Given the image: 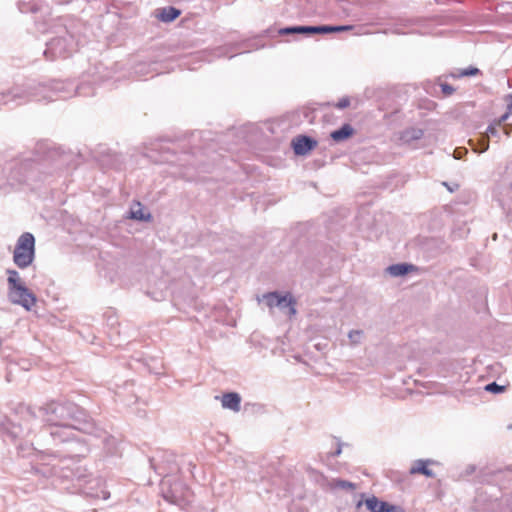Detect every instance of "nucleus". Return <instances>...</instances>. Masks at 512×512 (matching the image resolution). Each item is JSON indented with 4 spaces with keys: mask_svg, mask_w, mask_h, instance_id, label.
Segmentation results:
<instances>
[{
    "mask_svg": "<svg viewBox=\"0 0 512 512\" xmlns=\"http://www.w3.org/2000/svg\"><path fill=\"white\" fill-rule=\"evenodd\" d=\"M27 412L33 417H40L43 422L53 427L50 435L54 440L60 442L69 441L73 438L74 430H84L81 426L87 424L85 411L72 402L51 401L45 406L37 409V412L28 409Z\"/></svg>",
    "mask_w": 512,
    "mask_h": 512,
    "instance_id": "1",
    "label": "nucleus"
},
{
    "mask_svg": "<svg viewBox=\"0 0 512 512\" xmlns=\"http://www.w3.org/2000/svg\"><path fill=\"white\" fill-rule=\"evenodd\" d=\"M59 94L60 97L66 98L69 95H66L65 84L59 81H54L51 85H39L37 88H34L31 91L29 89L23 87H13L8 93L1 94V98H5L3 104H8L11 102L21 103L22 101L28 100L30 98L36 99L38 101L41 100H54L53 95Z\"/></svg>",
    "mask_w": 512,
    "mask_h": 512,
    "instance_id": "2",
    "label": "nucleus"
},
{
    "mask_svg": "<svg viewBox=\"0 0 512 512\" xmlns=\"http://www.w3.org/2000/svg\"><path fill=\"white\" fill-rule=\"evenodd\" d=\"M7 298L13 305L23 307L26 311H31L35 306L37 298L22 281L18 271L7 270Z\"/></svg>",
    "mask_w": 512,
    "mask_h": 512,
    "instance_id": "3",
    "label": "nucleus"
},
{
    "mask_svg": "<svg viewBox=\"0 0 512 512\" xmlns=\"http://www.w3.org/2000/svg\"><path fill=\"white\" fill-rule=\"evenodd\" d=\"M35 258V238L29 232L23 233L17 240L14 251L13 261L20 269L29 267Z\"/></svg>",
    "mask_w": 512,
    "mask_h": 512,
    "instance_id": "4",
    "label": "nucleus"
},
{
    "mask_svg": "<svg viewBox=\"0 0 512 512\" xmlns=\"http://www.w3.org/2000/svg\"><path fill=\"white\" fill-rule=\"evenodd\" d=\"M76 42L74 37L65 29H62V34L53 38L47 43V49L44 54L51 55L52 58L66 57L76 50Z\"/></svg>",
    "mask_w": 512,
    "mask_h": 512,
    "instance_id": "5",
    "label": "nucleus"
},
{
    "mask_svg": "<svg viewBox=\"0 0 512 512\" xmlns=\"http://www.w3.org/2000/svg\"><path fill=\"white\" fill-rule=\"evenodd\" d=\"M258 301H264L267 307L271 310L274 307L279 308L282 311L292 317L296 314V300L292 297L291 294L287 293L286 295H280L278 292H268L263 294L262 298H258Z\"/></svg>",
    "mask_w": 512,
    "mask_h": 512,
    "instance_id": "6",
    "label": "nucleus"
},
{
    "mask_svg": "<svg viewBox=\"0 0 512 512\" xmlns=\"http://www.w3.org/2000/svg\"><path fill=\"white\" fill-rule=\"evenodd\" d=\"M316 145L317 142L308 136H297L292 141V147L296 155H305Z\"/></svg>",
    "mask_w": 512,
    "mask_h": 512,
    "instance_id": "7",
    "label": "nucleus"
},
{
    "mask_svg": "<svg viewBox=\"0 0 512 512\" xmlns=\"http://www.w3.org/2000/svg\"><path fill=\"white\" fill-rule=\"evenodd\" d=\"M367 509L371 512H398L399 507L380 501L377 497L372 496L365 500Z\"/></svg>",
    "mask_w": 512,
    "mask_h": 512,
    "instance_id": "8",
    "label": "nucleus"
},
{
    "mask_svg": "<svg viewBox=\"0 0 512 512\" xmlns=\"http://www.w3.org/2000/svg\"><path fill=\"white\" fill-rule=\"evenodd\" d=\"M424 135V131L420 128L409 127L400 132L399 140L402 144L412 145L415 141L420 140Z\"/></svg>",
    "mask_w": 512,
    "mask_h": 512,
    "instance_id": "9",
    "label": "nucleus"
},
{
    "mask_svg": "<svg viewBox=\"0 0 512 512\" xmlns=\"http://www.w3.org/2000/svg\"><path fill=\"white\" fill-rule=\"evenodd\" d=\"M490 137H499V129L495 125L488 126L487 131H486V136L482 137L479 140L478 144L480 146V149L476 146H473L474 151L479 152V153L487 151L489 148L488 139ZM469 142L471 145H474L472 140H470Z\"/></svg>",
    "mask_w": 512,
    "mask_h": 512,
    "instance_id": "10",
    "label": "nucleus"
},
{
    "mask_svg": "<svg viewBox=\"0 0 512 512\" xmlns=\"http://www.w3.org/2000/svg\"><path fill=\"white\" fill-rule=\"evenodd\" d=\"M222 406L234 412L240 411L241 397L238 393H226L221 399Z\"/></svg>",
    "mask_w": 512,
    "mask_h": 512,
    "instance_id": "11",
    "label": "nucleus"
},
{
    "mask_svg": "<svg viewBox=\"0 0 512 512\" xmlns=\"http://www.w3.org/2000/svg\"><path fill=\"white\" fill-rule=\"evenodd\" d=\"M432 463L430 460H416L413 462L412 466L410 467L409 473L414 474H423L427 477H433L434 473L431 469L428 468V465Z\"/></svg>",
    "mask_w": 512,
    "mask_h": 512,
    "instance_id": "12",
    "label": "nucleus"
},
{
    "mask_svg": "<svg viewBox=\"0 0 512 512\" xmlns=\"http://www.w3.org/2000/svg\"><path fill=\"white\" fill-rule=\"evenodd\" d=\"M413 270H415V266L407 263L393 264L386 269L387 273L393 277L404 276Z\"/></svg>",
    "mask_w": 512,
    "mask_h": 512,
    "instance_id": "13",
    "label": "nucleus"
},
{
    "mask_svg": "<svg viewBox=\"0 0 512 512\" xmlns=\"http://www.w3.org/2000/svg\"><path fill=\"white\" fill-rule=\"evenodd\" d=\"M353 133V127L350 124H344L340 129L333 131L330 136L335 142H341L351 137Z\"/></svg>",
    "mask_w": 512,
    "mask_h": 512,
    "instance_id": "14",
    "label": "nucleus"
},
{
    "mask_svg": "<svg viewBox=\"0 0 512 512\" xmlns=\"http://www.w3.org/2000/svg\"><path fill=\"white\" fill-rule=\"evenodd\" d=\"M180 15V11L174 7H165L161 9L160 13L158 14V18L162 22H172Z\"/></svg>",
    "mask_w": 512,
    "mask_h": 512,
    "instance_id": "15",
    "label": "nucleus"
},
{
    "mask_svg": "<svg viewBox=\"0 0 512 512\" xmlns=\"http://www.w3.org/2000/svg\"><path fill=\"white\" fill-rule=\"evenodd\" d=\"M328 486L332 490H354L356 489V485L352 482L342 480V479H331L328 482Z\"/></svg>",
    "mask_w": 512,
    "mask_h": 512,
    "instance_id": "16",
    "label": "nucleus"
},
{
    "mask_svg": "<svg viewBox=\"0 0 512 512\" xmlns=\"http://www.w3.org/2000/svg\"><path fill=\"white\" fill-rule=\"evenodd\" d=\"M348 338L351 346H357L361 344L364 339V331L360 329L351 330L348 333Z\"/></svg>",
    "mask_w": 512,
    "mask_h": 512,
    "instance_id": "17",
    "label": "nucleus"
},
{
    "mask_svg": "<svg viewBox=\"0 0 512 512\" xmlns=\"http://www.w3.org/2000/svg\"><path fill=\"white\" fill-rule=\"evenodd\" d=\"M85 493L93 498L106 500L110 497V493L103 487H99L97 490H93L92 487L87 488Z\"/></svg>",
    "mask_w": 512,
    "mask_h": 512,
    "instance_id": "18",
    "label": "nucleus"
},
{
    "mask_svg": "<svg viewBox=\"0 0 512 512\" xmlns=\"http://www.w3.org/2000/svg\"><path fill=\"white\" fill-rule=\"evenodd\" d=\"M480 73V70L476 67H469L466 69L458 70L457 72L451 73L453 78H462L467 76H475Z\"/></svg>",
    "mask_w": 512,
    "mask_h": 512,
    "instance_id": "19",
    "label": "nucleus"
},
{
    "mask_svg": "<svg viewBox=\"0 0 512 512\" xmlns=\"http://www.w3.org/2000/svg\"><path fill=\"white\" fill-rule=\"evenodd\" d=\"M332 33V28L329 25L322 26H306V34H325Z\"/></svg>",
    "mask_w": 512,
    "mask_h": 512,
    "instance_id": "20",
    "label": "nucleus"
},
{
    "mask_svg": "<svg viewBox=\"0 0 512 512\" xmlns=\"http://www.w3.org/2000/svg\"><path fill=\"white\" fill-rule=\"evenodd\" d=\"M130 217L135 220H148L150 215L147 216L143 213L140 203L137 204V208H132L130 211Z\"/></svg>",
    "mask_w": 512,
    "mask_h": 512,
    "instance_id": "21",
    "label": "nucleus"
},
{
    "mask_svg": "<svg viewBox=\"0 0 512 512\" xmlns=\"http://www.w3.org/2000/svg\"><path fill=\"white\" fill-rule=\"evenodd\" d=\"M279 33L282 35L295 34V33L306 34V26L286 27V28L280 29Z\"/></svg>",
    "mask_w": 512,
    "mask_h": 512,
    "instance_id": "22",
    "label": "nucleus"
},
{
    "mask_svg": "<svg viewBox=\"0 0 512 512\" xmlns=\"http://www.w3.org/2000/svg\"><path fill=\"white\" fill-rule=\"evenodd\" d=\"M31 0H21L20 4H19V9L21 10V12L23 13H27V12H37L38 11V8L35 6V5H31Z\"/></svg>",
    "mask_w": 512,
    "mask_h": 512,
    "instance_id": "23",
    "label": "nucleus"
},
{
    "mask_svg": "<svg viewBox=\"0 0 512 512\" xmlns=\"http://www.w3.org/2000/svg\"><path fill=\"white\" fill-rule=\"evenodd\" d=\"M485 390L491 393H501L505 390V387L492 382L485 386Z\"/></svg>",
    "mask_w": 512,
    "mask_h": 512,
    "instance_id": "24",
    "label": "nucleus"
},
{
    "mask_svg": "<svg viewBox=\"0 0 512 512\" xmlns=\"http://www.w3.org/2000/svg\"><path fill=\"white\" fill-rule=\"evenodd\" d=\"M441 87V91L442 93L445 95V96H450L454 93L455 89L453 86L447 84V83H442L440 85Z\"/></svg>",
    "mask_w": 512,
    "mask_h": 512,
    "instance_id": "25",
    "label": "nucleus"
},
{
    "mask_svg": "<svg viewBox=\"0 0 512 512\" xmlns=\"http://www.w3.org/2000/svg\"><path fill=\"white\" fill-rule=\"evenodd\" d=\"M350 105V100L348 97H343L341 98L337 103H336V107L338 109H344L346 107H348Z\"/></svg>",
    "mask_w": 512,
    "mask_h": 512,
    "instance_id": "26",
    "label": "nucleus"
},
{
    "mask_svg": "<svg viewBox=\"0 0 512 512\" xmlns=\"http://www.w3.org/2000/svg\"><path fill=\"white\" fill-rule=\"evenodd\" d=\"M465 154H467V150L465 148H456L453 156L455 159H461Z\"/></svg>",
    "mask_w": 512,
    "mask_h": 512,
    "instance_id": "27",
    "label": "nucleus"
},
{
    "mask_svg": "<svg viewBox=\"0 0 512 512\" xmlns=\"http://www.w3.org/2000/svg\"><path fill=\"white\" fill-rule=\"evenodd\" d=\"M510 115H512V94H511V102L508 105V111L500 118L499 124L502 122H505L509 118Z\"/></svg>",
    "mask_w": 512,
    "mask_h": 512,
    "instance_id": "28",
    "label": "nucleus"
},
{
    "mask_svg": "<svg viewBox=\"0 0 512 512\" xmlns=\"http://www.w3.org/2000/svg\"><path fill=\"white\" fill-rule=\"evenodd\" d=\"M332 32H342V31H348L352 29V26L346 25V26H331Z\"/></svg>",
    "mask_w": 512,
    "mask_h": 512,
    "instance_id": "29",
    "label": "nucleus"
},
{
    "mask_svg": "<svg viewBox=\"0 0 512 512\" xmlns=\"http://www.w3.org/2000/svg\"><path fill=\"white\" fill-rule=\"evenodd\" d=\"M94 482L96 483L97 486H101V481L100 480L96 479V480H94Z\"/></svg>",
    "mask_w": 512,
    "mask_h": 512,
    "instance_id": "30",
    "label": "nucleus"
},
{
    "mask_svg": "<svg viewBox=\"0 0 512 512\" xmlns=\"http://www.w3.org/2000/svg\"><path fill=\"white\" fill-rule=\"evenodd\" d=\"M362 504H363V502H362V501H359V502L357 503V507L359 508Z\"/></svg>",
    "mask_w": 512,
    "mask_h": 512,
    "instance_id": "31",
    "label": "nucleus"
}]
</instances>
